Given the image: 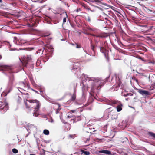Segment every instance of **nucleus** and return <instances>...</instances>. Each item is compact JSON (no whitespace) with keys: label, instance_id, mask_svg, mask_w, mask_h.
Segmentation results:
<instances>
[{"label":"nucleus","instance_id":"1","mask_svg":"<svg viewBox=\"0 0 155 155\" xmlns=\"http://www.w3.org/2000/svg\"><path fill=\"white\" fill-rule=\"evenodd\" d=\"M82 79L85 82H88L87 89L91 88V92H94L95 90L99 89L103 85L104 81L97 78H89L86 75H84Z\"/></svg>","mask_w":155,"mask_h":155},{"label":"nucleus","instance_id":"2","mask_svg":"<svg viewBox=\"0 0 155 155\" xmlns=\"http://www.w3.org/2000/svg\"><path fill=\"white\" fill-rule=\"evenodd\" d=\"M0 70L3 71V73L6 76L9 77L8 87H10L13 85L14 81L13 73L12 68L10 66L3 64H0Z\"/></svg>","mask_w":155,"mask_h":155},{"label":"nucleus","instance_id":"3","mask_svg":"<svg viewBox=\"0 0 155 155\" xmlns=\"http://www.w3.org/2000/svg\"><path fill=\"white\" fill-rule=\"evenodd\" d=\"M27 101H28L30 103H35L36 104V106L34 108V112L33 113V116H34L35 117H38L39 114H37L36 113V112L40 108V105L39 101L36 99L27 100Z\"/></svg>","mask_w":155,"mask_h":155},{"label":"nucleus","instance_id":"4","mask_svg":"<svg viewBox=\"0 0 155 155\" xmlns=\"http://www.w3.org/2000/svg\"><path fill=\"white\" fill-rule=\"evenodd\" d=\"M31 59V56L28 55L27 56H24L22 58V59H20V60L24 66H26L28 62Z\"/></svg>","mask_w":155,"mask_h":155},{"label":"nucleus","instance_id":"5","mask_svg":"<svg viewBox=\"0 0 155 155\" xmlns=\"http://www.w3.org/2000/svg\"><path fill=\"white\" fill-rule=\"evenodd\" d=\"M8 108V104L6 102H5L2 105L0 106V109L4 110L5 111H6Z\"/></svg>","mask_w":155,"mask_h":155},{"label":"nucleus","instance_id":"6","mask_svg":"<svg viewBox=\"0 0 155 155\" xmlns=\"http://www.w3.org/2000/svg\"><path fill=\"white\" fill-rule=\"evenodd\" d=\"M138 92L142 95H147L150 94L149 92L148 91L142 89L139 90Z\"/></svg>","mask_w":155,"mask_h":155},{"label":"nucleus","instance_id":"7","mask_svg":"<svg viewBox=\"0 0 155 155\" xmlns=\"http://www.w3.org/2000/svg\"><path fill=\"white\" fill-rule=\"evenodd\" d=\"M99 152L101 153H105L108 155H110L111 154V152L107 150H101L99 151Z\"/></svg>","mask_w":155,"mask_h":155},{"label":"nucleus","instance_id":"8","mask_svg":"<svg viewBox=\"0 0 155 155\" xmlns=\"http://www.w3.org/2000/svg\"><path fill=\"white\" fill-rule=\"evenodd\" d=\"M108 36V35L107 34L105 33H103L101 34L100 35H97L96 36L97 37H101V38H105L107 37Z\"/></svg>","mask_w":155,"mask_h":155},{"label":"nucleus","instance_id":"9","mask_svg":"<svg viewBox=\"0 0 155 155\" xmlns=\"http://www.w3.org/2000/svg\"><path fill=\"white\" fill-rule=\"evenodd\" d=\"M112 103L114 104H116L117 106H118V105H121V104H122L120 101L117 100L113 101Z\"/></svg>","mask_w":155,"mask_h":155},{"label":"nucleus","instance_id":"10","mask_svg":"<svg viewBox=\"0 0 155 155\" xmlns=\"http://www.w3.org/2000/svg\"><path fill=\"white\" fill-rule=\"evenodd\" d=\"M122 104L121 105H118L116 107L117 110V112H120L122 110Z\"/></svg>","mask_w":155,"mask_h":155},{"label":"nucleus","instance_id":"11","mask_svg":"<svg viewBox=\"0 0 155 155\" xmlns=\"http://www.w3.org/2000/svg\"><path fill=\"white\" fill-rule=\"evenodd\" d=\"M78 64H79L78 63H74L73 64L74 68L73 69H72V70L74 71H75L78 68H77V67L78 66Z\"/></svg>","mask_w":155,"mask_h":155},{"label":"nucleus","instance_id":"12","mask_svg":"<svg viewBox=\"0 0 155 155\" xmlns=\"http://www.w3.org/2000/svg\"><path fill=\"white\" fill-rule=\"evenodd\" d=\"M102 0H92V2L94 3H96L97 4H103L101 2Z\"/></svg>","mask_w":155,"mask_h":155},{"label":"nucleus","instance_id":"13","mask_svg":"<svg viewBox=\"0 0 155 155\" xmlns=\"http://www.w3.org/2000/svg\"><path fill=\"white\" fill-rule=\"evenodd\" d=\"M81 152L83 153L85 155H89L90 154V152L89 151L82 150H81Z\"/></svg>","mask_w":155,"mask_h":155},{"label":"nucleus","instance_id":"14","mask_svg":"<svg viewBox=\"0 0 155 155\" xmlns=\"http://www.w3.org/2000/svg\"><path fill=\"white\" fill-rule=\"evenodd\" d=\"M148 134L149 136L153 137V138L155 139V134L152 132H149L148 133Z\"/></svg>","mask_w":155,"mask_h":155},{"label":"nucleus","instance_id":"15","mask_svg":"<svg viewBox=\"0 0 155 155\" xmlns=\"http://www.w3.org/2000/svg\"><path fill=\"white\" fill-rule=\"evenodd\" d=\"M43 133L46 135H48L49 134V132L48 130L45 129L43 131Z\"/></svg>","mask_w":155,"mask_h":155},{"label":"nucleus","instance_id":"16","mask_svg":"<svg viewBox=\"0 0 155 155\" xmlns=\"http://www.w3.org/2000/svg\"><path fill=\"white\" fill-rule=\"evenodd\" d=\"M20 85L21 87H25L26 86V83L24 82H20Z\"/></svg>","mask_w":155,"mask_h":155},{"label":"nucleus","instance_id":"17","mask_svg":"<svg viewBox=\"0 0 155 155\" xmlns=\"http://www.w3.org/2000/svg\"><path fill=\"white\" fill-rule=\"evenodd\" d=\"M28 129L29 130L31 129L32 128H35V126L33 124H31L30 125H29L28 126Z\"/></svg>","mask_w":155,"mask_h":155},{"label":"nucleus","instance_id":"18","mask_svg":"<svg viewBox=\"0 0 155 155\" xmlns=\"http://www.w3.org/2000/svg\"><path fill=\"white\" fill-rule=\"evenodd\" d=\"M81 120V119L80 118V117L79 116L77 117V118H76L75 119H74V122H77Z\"/></svg>","mask_w":155,"mask_h":155},{"label":"nucleus","instance_id":"19","mask_svg":"<svg viewBox=\"0 0 155 155\" xmlns=\"http://www.w3.org/2000/svg\"><path fill=\"white\" fill-rule=\"evenodd\" d=\"M123 96L124 97H127L128 96V95H130V96H132L133 95V94L131 93H126V94H123Z\"/></svg>","mask_w":155,"mask_h":155},{"label":"nucleus","instance_id":"20","mask_svg":"<svg viewBox=\"0 0 155 155\" xmlns=\"http://www.w3.org/2000/svg\"><path fill=\"white\" fill-rule=\"evenodd\" d=\"M12 152L15 153H16L18 152V150L15 148L12 149Z\"/></svg>","mask_w":155,"mask_h":155},{"label":"nucleus","instance_id":"21","mask_svg":"<svg viewBox=\"0 0 155 155\" xmlns=\"http://www.w3.org/2000/svg\"><path fill=\"white\" fill-rule=\"evenodd\" d=\"M58 108L56 110V114H57L58 113H59V110H60V109L59 108V104H58Z\"/></svg>","mask_w":155,"mask_h":155},{"label":"nucleus","instance_id":"22","mask_svg":"<svg viewBox=\"0 0 155 155\" xmlns=\"http://www.w3.org/2000/svg\"><path fill=\"white\" fill-rule=\"evenodd\" d=\"M76 98V96L75 95H73L72 96L71 100L72 101H74Z\"/></svg>","mask_w":155,"mask_h":155},{"label":"nucleus","instance_id":"23","mask_svg":"<svg viewBox=\"0 0 155 155\" xmlns=\"http://www.w3.org/2000/svg\"><path fill=\"white\" fill-rule=\"evenodd\" d=\"M31 82L32 84V85L36 87V84L35 83V82L33 80L31 79Z\"/></svg>","mask_w":155,"mask_h":155},{"label":"nucleus","instance_id":"24","mask_svg":"<svg viewBox=\"0 0 155 155\" xmlns=\"http://www.w3.org/2000/svg\"><path fill=\"white\" fill-rule=\"evenodd\" d=\"M46 47L50 49H53V47L50 45H49L47 46Z\"/></svg>","mask_w":155,"mask_h":155},{"label":"nucleus","instance_id":"25","mask_svg":"<svg viewBox=\"0 0 155 155\" xmlns=\"http://www.w3.org/2000/svg\"><path fill=\"white\" fill-rule=\"evenodd\" d=\"M66 21V18H64L63 19V24L65 23Z\"/></svg>","mask_w":155,"mask_h":155},{"label":"nucleus","instance_id":"26","mask_svg":"<svg viewBox=\"0 0 155 155\" xmlns=\"http://www.w3.org/2000/svg\"><path fill=\"white\" fill-rule=\"evenodd\" d=\"M25 105L26 108H30V107L28 105V104L27 103H25Z\"/></svg>","mask_w":155,"mask_h":155},{"label":"nucleus","instance_id":"27","mask_svg":"<svg viewBox=\"0 0 155 155\" xmlns=\"http://www.w3.org/2000/svg\"><path fill=\"white\" fill-rule=\"evenodd\" d=\"M17 39V38L16 37H14V42L15 43V44H16L17 45H18V44H17V42H16L15 41V40H16V39Z\"/></svg>","mask_w":155,"mask_h":155},{"label":"nucleus","instance_id":"28","mask_svg":"<svg viewBox=\"0 0 155 155\" xmlns=\"http://www.w3.org/2000/svg\"><path fill=\"white\" fill-rule=\"evenodd\" d=\"M91 49L93 50H94V46L92 45L91 43Z\"/></svg>","mask_w":155,"mask_h":155},{"label":"nucleus","instance_id":"29","mask_svg":"<svg viewBox=\"0 0 155 155\" xmlns=\"http://www.w3.org/2000/svg\"><path fill=\"white\" fill-rule=\"evenodd\" d=\"M75 45H76V48H80L81 47V46H79L77 44H75Z\"/></svg>","mask_w":155,"mask_h":155},{"label":"nucleus","instance_id":"30","mask_svg":"<svg viewBox=\"0 0 155 155\" xmlns=\"http://www.w3.org/2000/svg\"><path fill=\"white\" fill-rule=\"evenodd\" d=\"M76 110H71L69 113H73L75 112H76Z\"/></svg>","mask_w":155,"mask_h":155},{"label":"nucleus","instance_id":"31","mask_svg":"<svg viewBox=\"0 0 155 155\" xmlns=\"http://www.w3.org/2000/svg\"><path fill=\"white\" fill-rule=\"evenodd\" d=\"M49 121L51 123H53L54 122V120L51 117V118L50 120H49Z\"/></svg>","mask_w":155,"mask_h":155},{"label":"nucleus","instance_id":"32","mask_svg":"<svg viewBox=\"0 0 155 155\" xmlns=\"http://www.w3.org/2000/svg\"><path fill=\"white\" fill-rule=\"evenodd\" d=\"M100 51L101 52H103V49H104V48L103 47H100Z\"/></svg>","mask_w":155,"mask_h":155},{"label":"nucleus","instance_id":"33","mask_svg":"<svg viewBox=\"0 0 155 155\" xmlns=\"http://www.w3.org/2000/svg\"><path fill=\"white\" fill-rule=\"evenodd\" d=\"M32 90H33L34 92H35L36 93H38V92L37 91L33 89H32Z\"/></svg>","mask_w":155,"mask_h":155},{"label":"nucleus","instance_id":"34","mask_svg":"<svg viewBox=\"0 0 155 155\" xmlns=\"http://www.w3.org/2000/svg\"><path fill=\"white\" fill-rule=\"evenodd\" d=\"M72 117V116L71 115H68L67 116V117L68 118H70Z\"/></svg>","mask_w":155,"mask_h":155},{"label":"nucleus","instance_id":"35","mask_svg":"<svg viewBox=\"0 0 155 155\" xmlns=\"http://www.w3.org/2000/svg\"><path fill=\"white\" fill-rule=\"evenodd\" d=\"M42 87H40V91L41 92L43 91H42Z\"/></svg>","mask_w":155,"mask_h":155},{"label":"nucleus","instance_id":"36","mask_svg":"<svg viewBox=\"0 0 155 155\" xmlns=\"http://www.w3.org/2000/svg\"><path fill=\"white\" fill-rule=\"evenodd\" d=\"M88 29L89 30H93L92 29H91V28H88Z\"/></svg>","mask_w":155,"mask_h":155},{"label":"nucleus","instance_id":"37","mask_svg":"<svg viewBox=\"0 0 155 155\" xmlns=\"http://www.w3.org/2000/svg\"><path fill=\"white\" fill-rule=\"evenodd\" d=\"M18 89H19V88H19V87H18ZM19 90V91L21 92V93H22V92L21 91H20L19 90Z\"/></svg>","mask_w":155,"mask_h":155},{"label":"nucleus","instance_id":"38","mask_svg":"<svg viewBox=\"0 0 155 155\" xmlns=\"http://www.w3.org/2000/svg\"><path fill=\"white\" fill-rule=\"evenodd\" d=\"M83 83V82L82 84H83V87H84V86H85V85Z\"/></svg>","mask_w":155,"mask_h":155},{"label":"nucleus","instance_id":"39","mask_svg":"<svg viewBox=\"0 0 155 155\" xmlns=\"http://www.w3.org/2000/svg\"><path fill=\"white\" fill-rule=\"evenodd\" d=\"M91 35L92 36H96L94 35H93V34H91Z\"/></svg>","mask_w":155,"mask_h":155},{"label":"nucleus","instance_id":"40","mask_svg":"<svg viewBox=\"0 0 155 155\" xmlns=\"http://www.w3.org/2000/svg\"><path fill=\"white\" fill-rule=\"evenodd\" d=\"M67 125H68V127H70V124H67Z\"/></svg>","mask_w":155,"mask_h":155},{"label":"nucleus","instance_id":"41","mask_svg":"<svg viewBox=\"0 0 155 155\" xmlns=\"http://www.w3.org/2000/svg\"><path fill=\"white\" fill-rule=\"evenodd\" d=\"M72 136H72V135H70V137H71V138H72Z\"/></svg>","mask_w":155,"mask_h":155},{"label":"nucleus","instance_id":"42","mask_svg":"<svg viewBox=\"0 0 155 155\" xmlns=\"http://www.w3.org/2000/svg\"><path fill=\"white\" fill-rule=\"evenodd\" d=\"M126 100L127 101L128 100V98H127L126 99Z\"/></svg>","mask_w":155,"mask_h":155},{"label":"nucleus","instance_id":"43","mask_svg":"<svg viewBox=\"0 0 155 155\" xmlns=\"http://www.w3.org/2000/svg\"><path fill=\"white\" fill-rule=\"evenodd\" d=\"M71 45H74V44H73V43L71 44Z\"/></svg>","mask_w":155,"mask_h":155},{"label":"nucleus","instance_id":"44","mask_svg":"<svg viewBox=\"0 0 155 155\" xmlns=\"http://www.w3.org/2000/svg\"><path fill=\"white\" fill-rule=\"evenodd\" d=\"M89 140H90L89 139H87V141H89Z\"/></svg>","mask_w":155,"mask_h":155},{"label":"nucleus","instance_id":"45","mask_svg":"<svg viewBox=\"0 0 155 155\" xmlns=\"http://www.w3.org/2000/svg\"><path fill=\"white\" fill-rule=\"evenodd\" d=\"M2 2V0H0V2L1 3Z\"/></svg>","mask_w":155,"mask_h":155},{"label":"nucleus","instance_id":"46","mask_svg":"<svg viewBox=\"0 0 155 155\" xmlns=\"http://www.w3.org/2000/svg\"><path fill=\"white\" fill-rule=\"evenodd\" d=\"M27 86L28 87H29L28 84H27Z\"/></svg>","mask_w":155,"mask_h":155},{"label":"nucleus","instance_id":"47","mask_svg":"<svg viewBox=\"0 0 155 155\" xmlns=\"http://www.w3.org/2000/svg\"><path fill=\"white\" fill-rule=\"evenodd\" d=\"M48 35H45V36H48Z\"/></svg>","mask_w":155,"mask_h":155},{"label":"nucleus","instance_id":"48","mask_svg":"<svg viewBox=\"0 0 155 155\" xmlns=\"http://www.w3.org/2000/svg\"><path fill=\"white\" fill-rule=\"evenodd\" d=\"M14 50L13 49H11V51H13Z\"/></svg>","mask_w":155,"mask_h":155},{"label":"nucleus","instance_id":"49","mask_svg":"<svg viewBox=\"0 0 155 155\" xmlns=\"http://www.w3.org/2000/svg\"><path fill=\"white\" fill-rule=\"evenodd\" d=\"M10 92V91H9L8 92V93Z\"/></svg>","mask_w":155,"mask_h":155},{"label":"nucleus","instance_id":"50","mask_svg":"<svg viewBox=\"0 0 155 155\" xmlns=\"http://www.w3.org/2000/svg\"><path fill=\"white\" fill-rule=\"evenodd\" d=\"M2 58L1 57H0V59Z\"/></svg>","mask_w":155,"mask_h":155},{"label":"nucleus","instance_id":"51","mask_svg":"<svg viewBox=\"0 0 155 155\" xmlns=\"http://www.w3.org/2000/svg\"><path fill=\"white\" fill-rule=\"evenodd\" d=\"M60 118H61V116H60Z\"/></svg>","mask_w":155,"mask_h":155}]
</instances>
